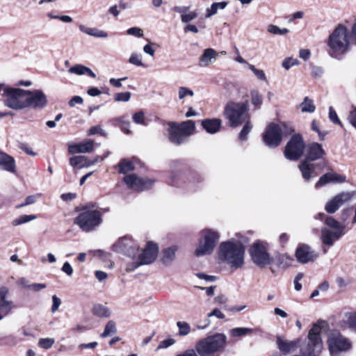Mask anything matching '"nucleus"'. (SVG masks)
Masks as SVG:
<instances>
[{"mask_svg":"<svg viewBox=\"0 0 356 356\" xmlns=\"http://www.w3.org/2000/svg\"><path fill=\"white\" fill-rule=\"evenodd\" d=\"M3 95L6 106L14 110L26 108V90L5 87Z\"/></svg>","mask_w":356,"mask_h":356,"instance_id":"nucleus-8","label":"nucleus"},{"mask_svg":"<svg viewBox=\"0 0 356 356\" xmlns=\"http://www.w3.org/2000/svg\"><path fill=\"white\" fill-rule=\"evenodd\" d=\"M179 250V246L172 245L163 250L161 261L165 266L170 265L175 259V254Z\"/></svg>","mask_w":356,"mask_h":356,"instance_id":"nucleus-27","label":"nucleus"},{"mask_svg":"<svg viewBox=\"0 0 356 356\" xmlns=\"http://www.w3.org/2000/svg\"><path fill=\"white\" fill-rule=\"evenodd\" d=\"M54 343L55 340L53 338H41L39 339L38 344L42 348L49 349Z\"/></svg>","mask_w":356,"mask_h":356,"instance_id":"nucleus-46","label":"nucleus"},{"mask_svg":"<svg viewBox=\"0 0 356 356\" xmlns=\"http://www.w3.org/2000/svg\"><path fill=\"white\" fill-rule=\"evenodd\" d=\"M0 168L14 172L15 171V162L14 159L6 153L0 152Z\"/></svg>","mask_w":356,"mask_h":356,"instance_id":"nucleus-28","label":"nucleus"},{"mask_svg":"<svg viewBox=\"0 0 356 356\" xmlns=\"http://www.w3.org/2000/svg\"><path fill=\"white\" fill-rule=\"evenodd\" d=\"M132 119L136 124L146 125L145 114L143 111L135 113L133 115Z\"/></svg>","mask_w":356,"mask_h":356,"instance_id":"nucleus-49","label":"nucleus"},{"mask_svg":"<svg viewBox=\"0 0 356 356\" xmlns=\"http://www.w3.org/2000/svg\"><path fill=\"white\" fill-rule=\"evenodd\" d=\"M267 30L270 33H272L274 35H285L287 33H289V29H287L286 28L280 29L277 26L274 25V24L268 25Z\"/></svg>","mask_w":356,"mask_h":356,"instance_id":"nucleus-45","label":"nucleus"},{"mask_svg":"<svg viewBox=\"0 0 356 356\" xmlns=\"http://www.w3.org/2000/svg\"><path fill=\"white\" fill-rule=\"evenodd\" d=\"M305 145L303 138L300 134H295L287 143L285 150V157L291 161H296L302 155Z\"/></svg>","mask_w":356,"mask_h":356,"instance_id":"nucleus-10","label":"nucleus"},{"mask_svg":"<svg viewBox=\"0 0 356 356\" xmlns=\"http://www.w3.org/2000/svg\"><path fill=\"white\" fill-rule=\"evenodd\" d=\"M69 72L76 75L87 74L92 78L96 76L95 74L89 68L82 65H75L69 69Z\"/></svg>","mask_w":356,"mask_h":356,"instance_id":"nucleus-32","label":"nucleus"},{"mask_svg":"<svg viewBox=\"0 0 356 356\" xmlns=\"http://www.w3.org/2000/svg\"><path fill=\"white\" fill-rule=\"evenodd\" d=\"M348 120L349 122L356 129V107L349 113Z\"/></svg>","mask_w":356,"mask_h":356,"instance_id":"nucleus-64","label":"nucleus"},{"mask_svg":"<svg viewBox=\"0 0 356 356\" xmlns=\"http://www.w3.org/2000/svg\"><path fill=\"white\" fill-rule=\"evenodd\" d=\"M136 254L138 255L137 259L131 270L140 266L148 265L154 262L158 254V246L152 242H149L145 248L142 252H139V250L136 252Z\"/></svg>","mask_w":356,"mask_h":356,"instance_id":"nucleus-12","label":"nucleus"},{"mask_svg":"<svg viewBox=\"0 0 356 356\" xmlns=\"http://www.w3.org/2000/svg\"><path fill=\"white\" fill-rule=\"evenodd\" d=\"M250 254L252 261L261 268L267 266L272 261L266 247L261 243H255L250 247Z\"/></svg>","mask_w":356,"mask_h":356,"instance_id":"nucleus-11","label":"nucleus"},{"mask_svg":"<svg viewBox=\"0 0 356 356\" xmlns=\"http://www.w3.org/2000/svg\"><path fill=\"white\" fill-rule=\"evenodd\" d=\"M154 45H155V44H153V43H149V44H145L143 47V51L145 54L153 57L154 56V53H155V49L153 48Z\"/></svg>","mask_w":356,"mask_h":356,"instance_id":"nucleus-63","label":"nucleus"},{"mask_svg":"<svg viewBox=\"0 0 356 356\" xmlns=\"http://www.w3.org/2000/svg\"><path fill=\"white\" fill-rule=\"evenodd\" d=\"M130 92H118L114 95L115 102H128L131 98Z\"/></svg>","mask_w":356,"mask_h":356,"instance_id":"nucleus-51","label":"nucleus"},{"mask_svg":"<svg viewBox=\"0 0 356 356\" xmlns=\"http://www.w3.org/2000/svg\"><path fill=\"white\" fill-rule=\"evenodd\" d=\"M224 115L232 127H236L245 122L248 117V104L230 102L225 106Z\"/></svg>","mask_w":356,"mask_h":356,"instance_id":"nucleus-5","label":"nucleus"},{"mask_svg":"<svg viewBox=\"0 0 356 356\" xmlns=\"http://www.w3.org/2000/svg\"><path fill=\"white\" fill-rule=\"evenodd\" d=\"M298 341H289L278 337L277 338V346L278 349L284 355L293 353L298 347Z\"/></svg>","mask_w":356,"mask_h":356,"instance_id":"nucleus-26","label":"nucleus"},{"mask_svg":"<svg viewBox=\"0 0 356 356\" xmlns=\"http://www.w3.org/2000/svg\"><path fill=\"white\" fill-rule=\"evenodd\" d=\"M346 177L334 172H330L322 175L315 184L316 188L323 186L330 183H343Z\"/></svg>","mask_w":356,"mask_h":356,"instance_id":"nucleus-20","label":"nucleus"},{"mask_svg":"<svg viewBox=\"0 0 356 356\" xmlns=\"http://www.w3.org/2000/svg\"><path fill=\"white\" fill-rule=\"evenodd\" d=\"M178 95L179 99H183L186 97H193L194 95V92L192 90L189 89L186 87H179L178 89Z\"/></svg>","mask_w":356,"mask_h":356,"instance_id":"nucleus-47","label":"nucleus"},{"mask_svg":"<svg viewBox=\"0 0 356 356\" xmlns=\"http://www.w3.org/2000/svg\"><path fill=\"white\" fill-rule=\"evenodd\" d=\"M344 234V231H332L327 228H323L321 229V239L325 246L331 247Z\"/></svg>","mask_w":356,"mask_h":356,"instance_id":"nucleus-19","label":"nucleus"},{"mask_svg":"<svg viewBox=\"0 0 356 356\" xmlns=\"http://www.w3.org/2000/svg\"><path fill=\"white\" fill-rule=\"evenodd\" d=\"M119 172L122 174H127L134 169V163L131 161L124 159L121 160L118 165Z\"/></svg>","mask_w":356,"mask_h":356,"instance_id":"nucleus-36","label":"nucleus"},{"mask_svg":"<svg viewBox=\"0 0 356 356\" xmlns=\"http://www.w3.org/2000/svg\"><path fill=\"white\" fill-rule=\"evenodd\" d=\"M325 224L330 228L333 229V231H344L345 227L331 216L326 218Z\"/></svg>","mask_w":356,"mask_h":356,"instance_id":"nucleus-40","label":"nucleus"},{"mask_svg":"<svg viewBox=\"0 0 356 356\" xmlns=\"http://www.w3.org/2000/svg\"><path fill=\"white\" fill-rule=\"evenodd\" d=\"M67 146L68 152L72 154L89 153L94 149V142L92 140H87L79 143H70Z\"/></svg>","mask_w":356,"mask_h":356,"instance_id":"nucleus-21","label":"nucleus"},{"mask_svg":"<svg viewBox=\"0 0 356 356\" xmlns=\"http://www.w3.org/2000/svg\"><path fill=\"white\" fill-rule=\"evenodd\" d=\"M293 259L287 254H282L278 257V265L282 268H286L291 265Z\"/></svg>","mask_w":356,"mask_h":356,"instance_id":"nucleus-44","label":"nucleus"},{"mask_svg":"<svg viewBox=\"0 0 356 356\" xmlns=\"http://www.w3.org/2000/svg\"><path fill=\"white\" fill-rule=\"evenodd\" d=\"M341 327L349 328L356 332V314H348L346 318L341 323Z\"/></svg>","mask_w":356,"mask_h":356,"instance_id":"nucleus-33","label":"nucleus"},{"mask_svg":"<svg viewBox=\"0 0 356 356\" xmlns=\"http://www.w3.org/2000/svg\"><path fill=\"white\" fill-rule=\"evenodd\" d=\"M300 107L302 113H312L316 110V106L314 104L313 101L307 97H305L303 102L300 104Z\"/></svg>","mask_w":356,"mask_h":356,"instance_id":"nucleus-37","label":"nucleus"},{"mask_svg":"<svg viewBox=\"0 0 356 356\" xmlns=\"http://www.w3.org/2000/svg\"><path fill=\"white\" fill-rule=\"evenodd\" d=\"M37 216L35 215H22L13 220L12 224L14 226H17L35 220Z\"/></svg>","mask_w":356,"mask_h":356,"instance_id":"nucleus-41","label":"nucleus"},{"mask_svg":"<svg viewBox=\"0 0 356 356\" xmlns=\"http://www.w3.org/2000/svg\"><path fill=\"white\" fill-rule=\"evenodd\" d=\"M227 5V1L213 3L211 5L210 8H208L206 10L205 17L207 18L211 17V16H213L215 14H216L219 9L220 10H223L224 8H225Z\"/></svg>","mask_w":356,"mask_h":356,"instance_id":"nucleus-35","label":"nucleus"},{"mask_svg":"<svg viewBox=\"0 0 356 356\" xmlns=\"http://www.w3.org/2000/svg\"><path fill=\"white\" fill-rule=\"evenodd\" d=\"M113 248L115 252L123 253L133 258L136 256V252L138 251V248H137L134 241L128 237L119 239L113 245Z\"/></svg>","mask_w":356,"mask_h":356,"instance_id":"nucleus-15","label":"nucleus"},{"mask_svg":"<svg viewBox=\"0 0 356 356\" xmlns=\"http://www.w3.org/2000/svg\"><path fill=\"white\" fill-rule=\"evenodd\" d=\"M177 326L179 328V334L180 336H186L191 332V326L190 325L184 321H178L177 323Z\"/></svg>","mask_w":356,"mask_h":356,"instance_id":"nucleus-43","label":"nucleus"},{"mask_svg":"<svg viewBox=\"0 0 356 356\" xmlns=\"http://www.w3.org/2000/svg\"><path fill=\"white\" fill-rule=\"evenodd\" d=\"M252 103L256 106H260L262 104V98L257 90L251 92Z\"/></svg>","mask_w":356,"mask_h":356,"instance_id":"nucleus-53","label":"nucleus"},{"mask_svg":"<svg viewBox=\"0 0 356 356\" xmlns=\"http://www.w3.org/2000/svg\"><path fill=\"white\" fill-rule=\"evenodd\" d=\"M103 159L97 157L94 160H89L85 156H74L70 159V164L72 167H79V168H88Z\"/></svg>","mask_w":356,"mask_h":356,"instance_id":"nucleus-24","label":"nucleus"},{"mask_svg":"<svg viewBox=\"0 0 356 356\" xmlns=\"http://www.w3.org/2000/svg\"><path fill=\"white\" fill-rule=\"evenodd\" d=\"M254 330L248 327H235L230 330V335L233 337H240L248 334H252Z\"/></svg>","mask_w":356,"mask_h":356,"instance_id":"nucleus-38","label":"nucleus"},{"mask_svg":"<svg viewBox=\"0 0 356 356\" xmlns=\"http://www.w3.org/2000/svg\"><path fill=\"white\" fill-rule=\"evenodd\" d=\"M51 298H52V306L51 308V312L52 313H55L58 309L60 306L61 305L62 302H61V300L58 297H57L56 295H54Z\"/></svg>","mask_w":356,"mask_h":356,"instance_id":"nucleus-59","label":"nucleus"},{"mask_svg":"<svg viewBox=\"0 0 356 356\" xmlns=\"http://www.w3.org/2000/svg\"><path fill=\"white\" fill-rule=\"evenodd\" d=\"M306 158L308 161H314L322 158L325 152L322 145L317 143H312L305 147Z\"/></svg>","mask_w":356,"mask_h":356,"instance_id":"nucleus-22","label":"nucleus"},{"mask_svg":"<svg viewBox=\"0 0 356 356\" xmlns=\"http://www.w3.org/2000/svg\"><path fill=\"white\" fill-rule=\"evenodd\" d=\"M116 331L117 330L115 322L109 321L106 325L104 332L101 334V337H106L112 334H115Z\"/></svg>","mask_w":356,"mask_h":356,"instance_id":"nucleus-42","label":"nucleus"},{"mask_svg":"<svg viewBox=\"0 0 356 356\" xmlns=\"http://www.w3.org/2000/svg\"><path fill=\"white\" fill-rule=\"evenodd\" d=\"M219 240V234L216 230L205 229L200 232L199 244L195 251L197 257L209 254Z\"/></svg>","mask_w":356,"mask_h":356,"instance_id":"nucleus-7","label":"nucleus"},{"mask_svg":"<svg viewBox=\"0 0 356 356\" xmlns=\"http://www.w3.org/2000/svg\"><path fill=\"white\" fill-rule=\"evenodd\" d=\"M329 54L335 58L347 53L350 47V37L346 27L338 24L327 39Z\"/></svg>","mask_w":356,"mask_h":356,"instance_id":"nucleus-2","label":"nucleus"},{"mask_svg":"<svg viewBox=\"0 0 356 356\" xmlns=\"http://www.w3.org/2000/svg\"><path fill=\"white\" fill-rule=\"evenodd\" d=\"M175 340L172 338H168V339H164L159 343L156 349L160 350V349L167 348L172 346L173 344H175Z\"/></svg>","mask_w":356,"mask_h":356,"instance_id":"nucleus-58","label":"nucleus"},{"mask_svg":"<svg viewBox=\"0 0 356 356\" xmlns=\"http://www.w3.org/2000/svg\"><path fill=\"white\" fill-rule=\"evenodd\" d=\"M102 214L97 210L84 209L74 218V223L83 232L92 231L102 223Z\"/></svg>","mask_w":356,"mask_h":356,"instance_id":"nucleus-6","label":"nucleus"},{"mask_svg":"<svg viewBox=\"0 0 356 356\" xmlns=\"http://www.w3.org/2000/svg\"><path fill=\"white\" fill-rule=\"evenodd\" d=\"M295 256L299 263L307 264L314 261L318 257V254L312 250L309 245L301 244L297 248Z\"/></svg>","mask_w":356,"mask_h":356,"instance_id":"nucleus-18","label":"nucleus"},{"mask_svg":"<svg viewBox=\"0 0 356 356\" xmlns=\"http://www.w3.org/2000/svg\"><path fill=\"white\" fill-rule=\"evenodd\" d=\"M203 129L210 134L218 132L222 127V121L218 118H207L201 121Z\"/></svg>","mask_w":356,"mask_h":356,"instance_id":"nucleus-25","label":"nucleus"},{"mask_svg":"<svg viewBox=\"0 0 356 356\" xmlns=\"http://www.w3.org/2000/svg\"><path fill=\"white\" fill-rule=\"evenodd\" d=\"M93 313L99 317H108L111 314L110 310L106 306L96 305L93 307Z\"/></svg>","mask_w":356,"mask_h":356,"instance_id":"nucleus-39","label":"nucleus"},{"mask_svg":"<svg viewBox=\"0 0 356 356\" xmlns=\"http://www.w3.org/2000/svg\"><path fill=\"white\" fill-rule=\"evenodd\" d=\"M299 61L296 58H286L282 62V67L286 70H289L291 67L298 65Z\"/></svg>","mask_w":356,"mask_h":356,"instance_id":"nucleus-52","label":"nucleus"},{"mask_svg":"<svg viewBox=\"0 0 356 356\" xmlns=\"http://www.w3.org/2000/svg\"><path fill=\"white\" fill-rule=\"evenodd\" d=\"M129 62L136 66H143L142 56L141 54L133 53L131 54Z\"/></svg>","mask_w":356,"mask_h":356,"instance_id":"nucleus-50","label":"nucleus"},{"mask_svg":"<svg viewBox=\"0 0 356 356\" xmlns=\"http://www.w3.org/2000/svg\"><path fill=\"white\" fill-rule=\"evenodd\" d=\"M79 29L90 36H93L98 38H106L108 37V33L105 31L97 29V28H90L87 27L85 25L80 24L79 26Z\"/></svg>","mask_w":356,"mask_h":356,"instance_id":"nucleus-31","label":"nucleus"},{"mask_svg":"<svg viewBox=\"0 0 356 356\" xmlns=\"http://www.w3.org/2000/svg\"><path fill=\"white\" fill-rule=\"evenodd\" d=\"M169 140L172 143L176 145H180L181 143L186 141V138L177 126V124L175 122H170L169 124Z\"/></svg>","mask_w":356,"mask_h":356,"instance_id":"nucleus-23","label":"nucleus"},{"mask_svg":"<svg viewBox=\"0 0 356 356\" xmlns=\"http://www.w3.org/2000/svg\"><path fill=\"white\" fill-rule=\"evenodd\" d=\"M248 67L253 72L255 76L260 80L264 81L266 79V75L263 70L257 69L253 65L248 64Z\"/></svg>","mask_w":356,"mask_h":356,"instance_id":"nucleus-56","label":"nucleus"},{"mask_svg":"<svg viewBox=\"0 0 356 356\" xmlns=\"http://www.w3.org/2000/svg\"><path fill=\"white\" fill-rule=\"evenodd\" d=\"M329 119L334 124H339L341 127L343 126L341 122L337 116L336 111L332 106L329 108Z\"/></svg>","mask_w":356,"mask_h":356,"instance_id":"nucleus-54","label":"nucleus"},{"mask_svg":"<svg viewBox=\"0 0 356 356\" xmlns=\"http://www.w3.org/2000/svg\"><path fill=\"white\" fill-rule=\"evenodd\" d=\"M124 181L130 189L142 191L149 188L152 182L149 179H144L135 174H131L124 177Z\"/></svg>","mask_w":356,"mask_h":356,"instance_id":"nucleus-16","label":"nucleus"},{"mask_svg":"<svg viewBox=\"0 0 356 356\" xmlns=\"http://www.w3.org/2000/svg\"><path fill=\"white\" fill-rule=\"evenodd\" d=\"M61 270L68 276H71L74 272L72 266L67 261L64 263V264L62 266Z\"/></svg>","mask_w":356,"mask_h":356,"instance_id":"nucleus-62","label":"nucleus"},{"mask_svg":"<svg viewBox=\"0 0 356 356\" xmlns=\"http://www.w3.org/2000/svg\"><path fill=\"white\" fill-rule=\"evenodd\" d=\"M293 131V128L290 124L286 122L270 123L266 129L263 135V140L268 147H275L280 144L283 136L289 134Z\"/></svg>","mask_w":356,"mask_h":356,"instance_id":"nucleus-4","label":"nucleus"},{"mask_svg":"<svg viewBox=\"0 0 356 356\" xmlns=\"http://www.w3.org/2000/svg\"><path fill=\"white\" fill-rule=\"evenodd\" d=\"M226 342L227 337L224 334L216 333L199 340L195 349L200 356H211L221 350Z\"/></svg>","mask_w":356,"mask_h":356,"instance_id":"nucleus-3","label":"nucleus"},{"mask_svg":"<svg viewBox=\"0 0 356 356\" xmlns=\"http://www.w3.org/2000/svg\"><path fill=\"white\" fill-rule=\"evenodd\" d=\"M354 195L355 193L353 191H346L338 193L326 202L325 210L328 213H334L345 203L350 202Z\"/></svg>","mask_w":356,"mask_h":356,"instance_id":"nucleus-13","label":"nucleus"},{"mask_svg":"<svg viewBox=\"0 0 356 356\" xmlns=\"http://www.w3.org/2000/svg\"><path fill=\"white\" fill-rule=\"evenodd\" d=\"M98 345L97 341L90 342L88 343H81L78 346V349L83 350L84 349H95Z\"/></svg>","mask_w":356,"mask_h":356,"instance_id":"nucleus-61","label":"nucleus"},{"mask_svg":"<svg viewBox=\"0 0 356 356\" xmlns=\"http://www.w3.org/2000/svg\"><path fill=\"white\" fill-rule=\"evenodd\" d=\"M218 55V53H217L213 49H206L200 58V65L201 67L208 66L216 60Z\"/></svg>","mask_w":356,"mask_h":356,"instance_id":"nucleus-30","label":"nucleus"},{"mask_svg":"<svg viewBox=\"0 0 356 356\" xmlns=\"http://www.w3.org/2000/svg\"><path fill=\"white\" fill-rule=\"evenodd\" d=\"M9 293L7 286H0V321L8 315L15 307L14 302L8 298Z\"/></svg>","mask_w":356,"mask_h":356,"instance_id":"nucleus-17","label":"nucleus"},{"mask_svg":"<svg viewBox=\"0 0 356 356\" xmlns=\"http://www.w3.org/2000/svg\"><path fill=\"white\" fill-rule=\"evenodd\" d=\"M46 95L42 90H26V108H43L47 104Z\"/></svg>","mask_w":356,"mask_h":356,"instance_id":"nucleus-14","label":"nucleus"},{"mask_svg":"<svg viewBox=\"0 0 356 356\" xmlns=\"http://www.w3.org/2000/svg\"><path fill=\"white\" fill-rule=\"evenodd\" d=\"M252 126L251 125L250 122H246L245 125L243 126L242 130L239 134V138L241 140H245L247 138V136L250 133L252 129Z\"/></svg>","mask_w":356,"mask_h":356,"instance_id":"nucleus-48","label":"nucleus"},{"mask_svg":"<svg viewBox=\"0 0 356 356\" xmlns=\"http://www.w3.org/2000/svg\"><path fill=\"white\" fill-rule=\"evenodd\" d=\"M118 121L121 130L125 134H129L131 133L130 130L129 129L130 127V122L129 121H124L122 119H119Z\"/></svg>","mask_w":356,"mask_h":356,"instance_id":"nucleus-60","label":"nucleus"},{"mask_svg":"<svg viewBox=\"0 0 356 356\" xmlns=\"http://www.w3.org/2000/svg\"><path fill=\"white\" fill-rule=\"evenodd\" d=\"M198 14L196 11H192L189 13H186L184 15H181V20L184 23H188L193 19H195L197 17Z\"/></svg>","mask_w":356,"mask_h":356,"instance_id":"nucleus-55","label":"nucleus"},{"mask_svg":"<svg viewBox=\"0 0 356 356\" xmlns=\"http://www.w3.org/2000/svg\"><path fill=\"white\" fill-rule=\"evenodd\" d=\"M245 248L241 243L230 241L220 245L219 258L232 270L241 268L244 265Z\"/></svg>","mask_w":356,"mask_h":356,"instance_id":"nucleus-1","label":"nucleus"},{"mask_svg":"<svg viewBox=\"0 0 356 356\" xmlns=\"http://www.w3.org/2000/svg\"><path fill=\"white\" fill-rule=\"evenodd\" d=\"M177 126L179 127L186 138L193 133L195 129V122L192 120H187Z\"/></svg>","mask_w":356,"mask_h":356,"instance_id":"nucleus-34","label":"nucleus"},{"mask_svg":"<svg viewBox=\"0 0 356 356\" xmlns=\"http://www.w3.org/2000/svg\"><path fill=\"white\" fill-rule=\"evenodd\" d=\"M302 176L305 181H309L312 177L315 176V165L310 163L308 161H304L300 163L298 166Z\"/></svg>","mask_w":356,"mask_h":356,"instance_id":"nucleus-29","label":"nucleus"},{"mask_svg":"<svg viewBox=\"0 0 356 356\" xmlns=\"http://www.w3.org/2000/svg\"><path fill=\"white\" fill-rule=\"evenodd\" d=\"M327 344L331 356H338L342 352L351 348V343L339 331H332L327 339Z\"/></svg>","mask_w":356,"mask_h":356,"instance_id":"nucleus-9","label":"nucleus"},{"mask_svg":"<svg viewBox=\"0 0 356 356\" xmlns=\"http://www.w3.org/2000/svg\"><path fill=\"white\" fill-rule=\"evenodd\" d=\"M127 33L136 38H140L143 35V31L138 27H131L127 30Z\"/></svg>","mask_w":356,"mask_h":356,"instance_id":"nucleus-57","label":"nucleus"}]
</instances>
